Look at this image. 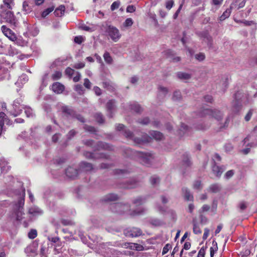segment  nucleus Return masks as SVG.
Wrapping results in <instances>:
<instances>
[{"label":"nucleus","mask_w":257,"mask_h":257,"mask_svg":"<svg viewBox=\"0 0 257 257\" xmlns=\"http://www.w3.org/2000/svg\"><path fill=\"white\" fill-rule=\"evenodd\" d=\"M20 197L18 203L16 204L15 207V217L18 220H21L23 218L24 214L23 212V206L24 205V197L25 196V190L22 189L20 193Z\"/></svg>","instance_id":"nucleus-1"},{"label":"nucleus","mask_w":257,"mask_h":257,"mask_svg":"<svg viewBox=\"0 0 257 257\" xmlns=\"http://www.w3.org/2000/svg\"><path fill=\"white\" fill-rule=\"evenodd\" d=\"M199 116L201 117H208V118H214L217 121H219L223 116L222 113L216 109H203L199 112Z\"/></svg>","instance_id":"nucleus-2"},{"label":"nucleus","mask_w":257,"mask_h":257,"mask_svg":"<svg viewBox=\"0 0 257 257\" xmlns=\"http://www.w3.org/2000/svg\"><path fill=\"white\" fill-rule=\"evenodd\" d=\"M124 136L127 139L133 140L135 143L138 145L144 143L150 142L152 139V138L148 136L147 134L143 135L142 139H139L135 137L133 134L128 130H124Z\"/></svg>","instance_id":"nucleus-3"},{"label":"nucleus","mask_w":257,"mask_h":257,"mask_svg":"<svg viewBox=\"0 0 257 257\" xmlns=\"http://www.w3.org/2000/svg\"><path fill=\"white\" fill-rule=\"evenodd\" d=\"M137 155L139 161L144 165L149 166L152 164L154 159V156L150 153L137 152Z\"/></svg>","instance_id":"nucleus-4"},{"label":"nucleus","mask_w":257,"mask_h":257,"mask_svg":"<svg viewBox=\"0 0 257 257\" xmlns=\"http://www.w3.org/2000/svg\"><path fill=\"white\" fill-rule=\"evenodd\" d=\"M106 32L110 38L114 42H117L121 36L119 30L113 26H108Z\"/></svg>","instance_id":"nucleus-5"},{"label":"nucleus","mask_w":257,"mask_h":257,"mask_svg":"<svg viewBox=\"0 0 257 257\" xmlns=\"http://www.w3.org/2000/svg\"><path fill=\"white\" fill-rule=\"evenodd\" d=\"M111 209L113 212L119 214H122L125 212L130 211V206L127 204L115 203L111 207Z\"/></svg>","instance_id":"nucleus-6"},{"label":"nucleus","mask_w":257,"mask_h":257,"mask_svg":"<svg viewBox=\"0 0 257 257\" xmlns=\"http://www.w3.org/2000/svg\"><path fill=\"white\" fill-rule=\"evenodd\" d=\"M124 234L127 237H137L142 234V231L138 227H128L124 230Z\"/></svg>","instance_id":"nucleus-7"},{"label":"nucleus","mask_w":257,"mask_h":257,"mask_svg":"<svg viewBox=\"0 0 257 257\" xmlns=\"http://www.w3.org/2000/svg\"><path fill=\"white\" fill-rule=\"evenodd\" d=\"M22 100L20 98L16 99L13 103L14 112L13 114L14 116H16L22 112V109L25 106L21 105Z\"/></svg>","instance_id":"nucleus-8"},{"label":"nucleus","mask_w":257,"mask_h":257,"mask_svg":"<svg viewBox=\"0 0 257 257\" xmlns=\"http://www.w3.org/2000/svg\"><path fill=\"white\" fill-rule=\"evenodd\" d=\"M1 30L3 34L8 37L10 40L15 41L17 39V37L15 33L9 28L5 26H2Z\"/></svg>","instance_id":"nucleus-9"},{"label":"nucleus","mask_w":257,"mask_h":257,"mask_svg":"<svg viewBox=\"0 0 257 257\" xmlns=\"http://www.w3.org/2000/svg\"><path fill=\"white\" fill-rule=\"evenodd\" d=\"M78 174V171L76 169L72 167H68L66 170V175L70 178H75L77 176Z\"/></svg>","instance_id":"nucleus-10"},{"label":"nucleus","mask_w":257,"mask_h":257,"mask_svg":"<svg viewBox=\"0 0 257 257\" xmlns=\"http://www.w3.org/2000/svg\"><path fill=\"white\" fill-rule=\"evenodd\" d=\"M223 0H211L210 5L211 6V11L214 13L221 6Z\"/></svg>","instance_id":"nucleus-11"},{"label":"nucleus","mask_w":257,"mask_h":257,"mask_svg":"<svg viewBox=\"0 0 257 257\" xmlns=\"http://www.w3.org/2000/svg\"><path fill=\"white\" fill-rule=\"evenodd\" d=\"M64 88V86L59 82H55L52 85V90L57 94L61 93Z\"/></svg>","instance_id":"nucleus-12"},{"label":"nucleus","mask_w":257,"mask_h":257,"mask_svg":"<svg viewBox=\"0 0 257 257\" xmlns=\"http://www.w3.org/2000/svg\"><path fill=\"white\" fill-rule=\"evenodd\" d=\"M165 52L167 57L170 58L173 62H177L180 61V57L176 56L174 52L173 51L171 50H167Z\"/></svg>","instance_id":"nucleus-13"},{"label":"nucleus","mask_w":257,"mask_h":257,"mask_svg":"<svg viewBox=\"0 0 257 257\" xmlns=\"http://www.w3.org/2000/svg\"><path fill=\"white\" fill-rule=\"evenodd\" d=\"M92 165L89 163L82 162L80 164V170L82 171L88 172L93 170Z\"/></svg>","instance_id":"nucleus-14"},{"label":"nucleus","mask_w":257,"mask_h":257,"mask_svg":"<svg viewBox=\"0 0 257 257\" xmlns=\"http://www.w3.org/2000/svg\"><path fill=\"white\" fill-rule=\"evenodd\" d=\"M115 102L114 100H110L107 103L106 108L107 111L109 112V116L110 117L112 116L111 113L112 112V111L114 109L115 106Z\"/></svg>","instance_id":"nucleus-15"},{"label":"nucleus","mask_w":257,"mask_h":257,"mask_svg":"<svg viewBox=\"0 0 257 257\" xmlns=\"http://www.w3.org/2000/svg\"><path fill=\"white\" fill-rule=\"evenodd\" d=\"M29 213L33 216H38L41 215L43 213V211L38 207L33 206L29 209Z\"/></svg>","instance_id":"nucleus-16"},{"label":"nucleus","mask_w":257,"mask_h":257,"mask_svg":"<svg viewBox=\"0 0 257 257\" xmlns=\"http://www.w3.org/2000/svg\"><path fill=\"white\" fill-rule=\"evenodd\" d=\"M4 18L6 19V21L10 23H13L15 21L14 15L13 13L11 11H7L5 16H4Z\"/></svg>","instance_id":"nucleus-17"},{"label":"nucleus","mask_w":257,"mask_h":257,"mask_svg":"<svg viewBox=\"0 0 257 257\" xmlns=\"http://www.w3.org/2000/svg\"><path fill=\"white\" fill-rule=\"evenodd\" d=\"M118 199V196L115 194H109L105 195L103 198V201L104 202H110L112 201H115Z\"/></svg>","instance_id":"nucleus-18"},{"label":"nucleus","mask_w":257,"mask_h":257,"mask_svg":"<svg viewBox=\"0 0 257 257\" xmlns=\"http://www.w3.org/2000/svg\"><path fill=\"white\" fill-rule=\"evenodd\" d=\"M224 170V169L222 167H219L215 165H214L212 167V171L217 177H220Z\"/></svg>","instance_id":"nucleus-19"},{"label":"nucleus","mask_w":257,"mask_h":257,"mask_svg":"<svg viewBox=\"0 0 257 257\" xmlns=\"http://www.w3.org/2000/svg\"><path fill=\"white\" fill-rule=\"evenodd\" d=\"M182 192L185 200L187 201H192L193 200V195L190 193V191L187 188H183Z\"/></svg>","instance_id":"nucleus-20"},{"label":"nucleus","mask_w":257,"mask_h":257,"mask_svg":"<svg viewBox=\"0 0 257 257\" xmlns=\"http://www.w3.org/2000/svg\"><path fill=\"white\" fill-rule=\"evenodd\" d=\"M1 172L2 173H6L10 168V166L8 165V163L4 160H2L0 163Z\"/></svg>","instance_id":"nucleus-21"},{"label":"nucleus","mask_w":257,"mask_h":257,"mask_svg":"<svg viewBox=\"0 0 257 257\" xmlns=\"http://www.w3.org/2000/svg\"><path fill=\"white\" fill-rule=\"evenodd\" d=\"M152 138L156 140H161L163 138V135L159 132L153 131L150 133Z\"/></svg>","instance_id":"nucleus-22"},{"label":"nucleus","mask_w":257,"mask_h":257,"mask_svg":"<svg viewBox=\"0 0 257 257\" xmlns=\"http://www.w3.org/2000/svg\"><path fill=\"white\" fill-rule=\"evenodd\" d=\"M65 10V7L63 5H61L55 10L54 14L55 16L57 17H61L64 14Z\"/></svg>","instance_id":"nucleus-23"},{"label":"nucleus","mask_w":257,"mask_h":257,"mask_svg":"<svg viewBox=\"0 0 257 257\" xmlns=\"http://www.w3.org/2000/svg\"><path fill=\"white\" fill-rule=\"evenodd\" d=\"M146 199L145 198L142 197H138L133 200V203L136 206H139L144 203Z\"/></svg>","instance_id":"nucleus-24"},{"label":"nucleus","mask_w":257,"mask_h":257,"mask_svg":"<svg viewBox=\"0 0 257 257\" xmlns=\"http://www.w3.org/2000/svg\"><path fill=\"white\" fill-rule=\"evenodd\" d=\"M218 250V247L217 242L215 241L212 242V246L210 248V257H213L215 252H216Z\"/></svg>","instance_id":"nucleus-25"},{"label":"nucleus","mask_w":257,"mask_h":257,"mask_svg":"<svg viewBox=\"0 0 257 257\" xmlns=\"http://www.w3.org/2000/svg\"><path fill=\"white\" fill-rule=\"evenodd\" d=\"M138 185V182L134 179H131L124 187L127 189H132L135 188Z\"/></svg>","instance_id":"nucleus-26"},{"label":"nucleus","mask_w":257,"mask_h":257,"mask_svg":"<svg viewBox=\"0 0 257 257\" xmlns=\"http://www.w3.org/2000/svg\"><path fill=\"white\" fill-rule=\"evenodd\" d=\"M66 61V59L63 58H59L56 59L52 64V67H54L56 66L62 65Z\"/></svg>","instance_id":"nucleus-27"},{"label":"nucleus","mask_w":257,"mask_h":257,"mask_svg":"<svg viewBox=\"0 0 257 257\" xmlns=\"http://www.w3.org/2000/svg\"><path fill=\"white\" fill-rule=\"evenodd\" d=\"M177 76L179 79L184 80H188L191 78L190 74L187 73L181 72H178L177 73Z\"/></svg>","instance_id":"nucleus-28"},{"label":"nucleus","mask_w":257,"mask_h":257,"mask_svg":"<svg viewBox=\"0 0 257 257\" xmlns=\"http://www.w3.org/2000/svg\"><path fill=\"white\" fill-rule=\"evenodd\" d=\"M159 94L158 97H163L168 93V89L167 88L160 86L159 88Z\"/></svg>","instance_id":"nucleus-29"},{"label":"nucleus","mask_w":257,"mask_h":257,"mask_svg":"<svg viewBox=\"0 0 257 257\" xmlns=\"http://www.w3.org/2000/svg\"><path fill=\"white\" fill-rule=\"evenodd\" d=\"M23 109H25V113L28 117H33L34 116V114L33 110L30 107L25 106V107H23Z\"/></svg>","instance_id":"nucleus-30"},{"label":"nucleus","mask_w":257,"mask_h":257,"mask_svg":"<svg viewBox=\"0 0 257 257\" xmlns=\"http://www.w3.org/2000/svg\"><path fill=\"white\" fill-rule=\"evenodd\" d=\"M103 58L105 62L107 64H111L112 62V58L110 55V54L105 52L103 54Z\"/></svg>","instance_id":"nucleus-31"},{"label":"nucleus","mask_w":257,"mask_h":257,"mask_svg":"<svg viewBox=\"0 0 257 257\" xmlns=\"http://www.w3.org/2000/svg\"><path fill=\"white\" fill-rule=\"evenodd\" d=\"M98 149H104L105 150H112V147L110 146L108 144L104 143L102 142H99L98 144Z\"/></svg>","instance_id":"nucleus-32"},{"label":"nucleus","mask_w":257,"mask_h":257,"mask_svg":"<svg viewBox=\"0 0 257 257\" xmlns=\"http://www.w3.org/2000/svg\"><path fill=\"white\" fill-rule=\"evenodd\" d=\"M231 13V10L230 9H227L225 11L223 12L222 15L220 17V21H223L225 19L228 18L230 15Z\"/></svg>","instance_id":"nucleus-33"},{"label":"nucleus","mask_w":257,"mask_h":257,"mask_svg":"<svg viewBox=\"0 0 257 257\" xmlns=\"http://www.w3.org/2000/svg\"><path fill=\"white\" fill-rule=\"evenodd\" d=\"M209 189L211 192L216 193L220 190V187L217 184H212L210 186Z\"/></svg>","instance_id":"nucleus-34"},{"label":"nucleus","mask_w":257,"mask_h":257,"mask_svg":"<svg viewBox=\"0 0 257 257\" xmlns=\"http://www.w3.org/2000/svg\"><path fill=\"white\" fill-rule=\"evenodd\" d=\"M150 182L153 186L157 185L160 182V178L156 176H153L150 179Z\"/></svg>","instance_id":"nucleus-35"},{"label":"nucleus","mask_w":257,"mask_h":257,"mask_svg":"<svg viewBox=\"0 0 257 257\" xmlns=\"http://www.w3.org/2000/svg\"><path fill=\"white\" fill-rule=\"evenodd\" d=\"M133 24V21L131 18H127L122 24L123 27L127 28L131 27Z\"/></svg>","instance_id":"nucleus-36"},{"label":"nucleus","mask_w":257,"mask_h":257,"mask_svg":"<svg viewBox=\"0 0 257 257\" xmlns=\"http://www.w3.org/2000/svg\"><path fill=\"white\" fill-rule=\"evenodd\" d=\"M188 130V126L185 124H181V127L179 131L178 134L180 136H183L185 132Z\"/></svg>","instance_id":"nucleus-37"},{"label":"nucleus","mask_w":257,"mask_h":257,"mask_svg":"<svg viewBox=\"0 0 257 257\" xmlns=\"http://www.w3.org/2000/svg\"><path fill=\"white\" fill-rule=\"evenodd\" d=\"M54 10L53 7H51L47 9L45 11H44L42 13V17L43 18L46 17L48 16L51 12H52Z\"/></svg>","instance_id":"nucleus-38"},{"label":"nucleus","mask_w":257,"mask_h":257,"mask_svg":"<svg viewBox=\"0 0 257 257\" xmlns=\"http://www.w3.org/2000/svg\"><path fill=\"white\" fill-rule=\"evenodd\" d=\"M195 58L197 60L199 61H202L204 60L205 56L204 54L203 53H199L195 55Z\"/></svg>","instance_id":"nucleus-39"},{"label":"nucleus","mask_w":257,"mask_h":257,"mask_svg":"<svg viewBox=\"0 0 257 257\" xmlns=\"http://www.w3.org/2000/svg\"><path fill=\"white\" fill-rule=\"evenodd\" d=\"M95 117L97 121L98 122L101 123H103L104 121L103 117L101 113H97L95 115Z\"/></svg>","instance_id":"nucleus-40"},{"label":"nucleus","mask_w":257,"mask_h":257,"mask_svg":"<svg viewBox=\"0 0 257 257\" xmlns=\"http://www.w3.org/2000/svg\"><path fill=\"white\" fill-rule=\"evenodd\" d=\"M171 248L172 246L170 244H166L163 248L162 255L166 254Z\"/></svg>","instance_id":"nucleus-41"},{"label":"nucleus","mask_w":257,"mask_h":257,"mask_svg":"<svg viewBox=\"0 0 257 257\" xmlns=\"http://www.w3.org/2000/svg\"><path fill=\"white\" fill-rule=\"evenodd\" d=\"M37 235V230L35 229H32L28 233V236L30 238L34 239Z\"/></svg>","instance_id":"nucleus-42"},{"label":"nucleus","mask_w":257,"mask_h":257,"mask_svg":"<svg viewBox=\"0 0 257 257\" xmlns=\"http://www.w3.org/2000/svg\"><path fill=\"white\" fill-rule=\"evenodd\" d=\"M62 76V73L60 71H56L52 75V78L53 80H58Z\"/></svg>","instance_id":"nucleus-43"},{"label":"nucleus","mask_w":257,"mask_h":257,"mask_svg":"<svg viewBox=\"0 0 257 257\" xmlns=\"http://www.w3.org/2000/svg\"><path fill=\"white\" fill-rule=\"evenodd\" d=\"M62 109L63 112L66 113L69 115H71L73 114V111L71 109L68 108L67 106H63L62 108Z\"/></svg>","instance_id":"nucleus-44"},{"label":"nucleus","mask_w":257,"mask_h":257,"mask_svg":"<svg viewBox=\"0 0 257 257\" xmlns=\"http://www.w3.org/2000/svg\"><path fill=\"white\" fill-rule=\"evenodd\" d=\"M139 123L144 124L147 125L150 122V119L148 117H145L143 118L140 119L138 120Z\"/></svg>","instance_id":"nucleus-45"},{"label":"nucleus","mask_w":257,"mask_h":257,"mask_svg":"<svg viewBox=\"0 0 257 257\" xmlns=\"http://www.w3.org/2000/svg\"><path fill=\"white\" fill-rule=\"evenodd\" d=\"M202 187L201 183L200 181H196L193 183V188L195 189H200Z\"/></svg>","instance_id":"nucleus-46"},{"label":"nucleus","mask_w":257,"mask_h":257,"mask_svg":"<svg viewBox=\"0 0 257 257\" xmlns=\"http://www.w3.org/2000/svg\"><path fill=\"white\" fill-rule=\"evenodd\" d=\"M13 0H4V3L5 5L9 9H12V5L13 4Z\"/></svg>","instance_id":"nucleus-47"},{"label":"nucleus","mask_w":257,"mask_h":257,"mask_svg":"<svg viewBox=\"0 0 257 257\" xmlns=\"http://www.w3.org/2000/svg\"><path fill=\"white\" fill-rule=\"evenodd\" d=\"M183 162L185 166H189L190 162L188 155L186 154L184 155Z\"/></svg>","instance_id":"nucleus-48"},{"label":"nucleus","mask_w":257,"mask_h":257,"mask_svg":"<svg viewBox=\"0 0 257 257\" xmlns=\"http://www.w3.org/2000/svg\"><path fill=\"white\" fill-rule=\"evenodd\" d=\"M132 109H133L136 112L139 113L142 111V108L141 106L137 104H134L132 107Z\"/></svg>","instance_id":"nucleus-49"},{"label":"nucleus","mask_w":257,"mask_h":257,"mask_svg":"<svg viewBox=\"0 0 257 257\" xmlns=\"http://www.w3.org/2000/svg\"><path fill=\"white\" fill-rule=\"evenodd\" d=\"M174 5L173 0H168L166 3V8L170 10Z\"/></svg>","instance_id":"nucleus-50"},{"label":"nucleus","mask_w":257,"mask_h":257,"mask_svg":"<svg viewBox=\"0 0 257 257\" xmlns=\"http://www.w3.org/2000/svg\"><path fill=\"white\" fill-rule=\"evenodd\" d=\"M234 171L232 170L228 171L225 173V174L224 175V177L227 179H229L233 176V175H234Z\"/></svg>","instance_id":"nucleus-51"},{"label":"nucleus","mask_w":257,"mask_h":257,"mask_svg":"<svg viewBox=\"0 0 257 257\" xmlns=\"http://www.w3.org/2000/svg\"><path fill=\"white\" fill-rule=\"evenodd\" d=\"M21 83H25L28 80V77L26 74H22L19 79Z\"/></svg>","instance_id":"nucleus-52"},{"label":"nucleus","mask_w":257,"mask_h":257,"mask_svg":"<svg viewBox=\"0 0 257 257\" xmlns=\"http://www.w3.org/2000/svg\"><path fill=\"white\" fill-rule=\"evenodd\" d=\"M193 230V232L196 234H200L201 233L200 228L196 224H194Z\"/></svg>","instance_id":"nucleus-53"},{"label":"nucleus","mask_w":257,"mask_h":257,"mask_svg":"<svg viewBox=\"0 0 257 257\" xmlns=\"http://www.w3.org/2000/svg\"><path fill=\"white\" fill-rule=\"evenodd\" d=\"M23 9L24 11H25L26 12V13H28L30 12H31V10L28 6V4L26 2H24L23 3Z\"/></svg>","instance_id":"nucleus-54"},{"label":"nucleus","mask_w":257,"mask_h":257,"mask_svg":"<svg viewBox=\"0 0 257 257\" xmlns=\"http://www.w3.org/2000/svg\"><path fill=\"white\" fill-rule=\"evenodd\" d=\"M181 97V95L180 91H175L174 93L173 98L174 100H178Z\"/></svg>","instance_id":"nucleus-55"},{"label":"nucleus","mask_w":257,"mask_h":257,"mask_svg":"<svg viewBox=\"0 0 257 257\" xmlns=\"http://www.w3.org/2000/svg\"><path fill=\"white\" fill-rule=\"evenodd\" d=\"M120 5V3L119 2H113L110 7L111 10L112 11L115 10V9H117L118 8L119 6Z\"/></svg>","instance_id":"nucleus-56"},{"label":"nucleus","mask_w":257,"mask_h":257,"mask_svg":"<svg viewBox=\"0 0 257 257\" xmlns=\"http://www.w3.org/2000/svg\"><path fill=\"white\" fill-rule=\"evenodd\" d=\"M47 249L45 247L42 246L41 248V257H47L46 253H47Z\"/></svg>","instance_id":"nucleus-57"},{"label":"nucleus","mask_w":257,"mask_h":257,"mask_svg":"<svg viewBox=\"0 0 257 257\" xmlns=\"http://www.w3.org/2000/svg\"><path fill=\"white\" fill-rule=\"evenodd\" d=\"M74 73V70L70 67H68L65 70V73L69 76H71Z\"/></svg>","instance_id":"nucleus-58"},{"label":"nucleus","mask_w":257,"mask_h":257,"mask_svg":"<svg viewBox=\"0 0 257 257\" xmlns=\"http://www.w3.org/2000/svg\"><path fill=\"white\" fill-rule=\"evenodd\" d=\"M84 86L88 89H90L91 86V83L87 78L84 79Z\"/></svg>","instance_id":"nucleus-59"},{"label":"nucleus","mask_w":257,"mask_h":257,"mask_svg":"<svg viewBox=\"0 0 257 257\" xmlns=\"http://www.w3.org/2000/svg\"><path fill=\"white\" fill-rule=\"evenodd\" d=\"M205 254V248L204 246L201 248L198 253L197 257H204Z\"/></svg>","instance_id":"nucleus-60"},{"label":"nucleus","mask_w":257,"mask_h":257,"mask_svg":"<svg viewBox=\"0 0 257 257\" xmlns=\"http://www.w3.org/2000/svg\"><path fill=\"white\" fill-rule=\"evenodd\" d=\"M84 41L83 37L81 36H76L74 38V42L77 44H81Z\"/></svg>","instance_id":"nucleus-61"},{"label":"nucleus","mask_w":257,"mask_h":257,"mask_svg":"<svg viewBox=\"0 0 257 257\" xmlns=\"http://www.w3.org/2000/svg\"><path fill=\"white\" fill-rule=\"evenodd\" d=\"M252 109H250L248 111V112H247V113L246 114V115L245 116V117H244V119L246 121H249L250 118H251V117L252 116Z\"/></svg>","instance_id":"nucleus-62"},{"label":"nucleus","mask_w":257,"mask_h":257,"mask_svg":"<svg viewBox=\"0 0 257 257\" xmlns=\"http://www.w3.org/2000/svg\"><path fill=\"white\" fill-rule=\"evenodd\" d=\"M224 149L226 152H230L233 149V147L230 144H227L224 146Z\"/></svg>","instance_id":"nucleus-63"},{"label":"nucleus","mask_w":257,"mask_h":257,"mask_svg":"<svg viewBox=\"0 0 257 257\" xmlns=\"http://www.w3.org/2000/svg\"><path fill=\"white\" fill-rule=\"evenodd\" d=\"M84 128L86 131L89 132L90 133H94L95 132V129L94 127L91 126L85 125Z\"/></svg>","instance_id":"nucleus-64"}]
</instances>
